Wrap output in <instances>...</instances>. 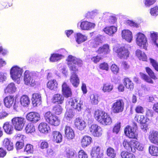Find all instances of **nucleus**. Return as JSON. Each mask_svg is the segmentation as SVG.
<instances>
[{
  "instance_id": "33",
  "label": "nucleus",
  "mask_w": 158,
  "mask_h": 158,
  "mask_svg": "<svg viewBox=\"0 0 158 158\" xmlns=\"http://www.w3.org/2000/svg\"><path fill=\"white\" fill-rule=\"evenodd\" d=\"M102 37L99 35L96 37L90 43V45L94 48L97 47L100 43H102Z\"/></svg>"
},
{
  "instance_id": "7",
  "label": "nucleus",
  "mask_w": 158,
  "mask_h": 158,
  "mask_svg": "<svg viewBox=\"0 0 158 158\" xmlns=\"http://www.w3.org/2000/svg\"><path fill=\"white\" fill-rule=\"evenodd\" d=\"M34 76L32 73H30L28 70L25 71L24 74V80L25 84L32 86L35 85Z\"/></svg>"
},
{
  "instance_id": "22",
  "label": "nucleus",
  "mask_w": 158,
  "mask_h": 158,
  "mask_svg": "<svg viewBox=\"0 0 158 158\" xmlns=\"http://www.w3.org/2000/svg\"><path fill=\"white\" fill-rule=\"evenodd\" d=\"M62 87V92L64 95L66 97H70L72 95L71 90L66 82L63 83Z\"/></svg>"
},
{
  "instance_id": "56",
  "label": "nucleus",
  "mask_w": 158,
  "mask_h": 158,
  "mask_svg": "<svg viewBox=\"0 0 158 158\" xmlns=\"http://www.w3.org/2000/svg\"><path fill=\"white\" fill-rule=\"evenodd\" d=\"M24 152H26L27 153H31L33 152V146L31 144H27L26 145L24 150Z\"/></svg>"
},
{
  "instance_id": "50",
  "label": "nucleus",
  "mask_w": 158,
  "mask_h": 158,
  "mask_svg": "<svg viewBox=\"0 0 158 158\" xmlns=\"http://www.w3.org/2000/svg\"><path fill=\"white\" fill-rule=\"evenodd\" d=\"M135 119V120L140 124H144L146 122V119L144 115H136Z\"/></svg>"
},
{
  "instance_id": "2",
  "label": "nucleus",
  "mask_w": 158,
  "mask_h": 158,
  "mask_svg": "<svg viewBox=\"0 0 158 158\" xmlns=\"http://www.w3.org/2000/svg\"><path fill=\"white\" fill-rule=\"evenodd\" d=\"M23 72V69L17 66L13 67L10 70V74L12 79L14 81H17L19 83V81Z\"/></svg>"
},
{
  "instance_id": "24",
  "label": "nucleus",
  "mask_w": 158,
  "mask_h": 158,
  "mask_svg": "<svg viewBox=\"0 0 158 158\" xmlns=\"http://www.w3.org/2000/svg\"><path fill=\"white\" fill-rule=\"evenodd\" d=\"M106 113L101 110H96L94 112V118L96 120L101 123Z\"/></svg>"
},
{
  "instance_id": "55",
  "label": "nucleus",
  "mask_w": 158,
  "mask_h": 158,
  "mask_svg": "<svg viewBox=\"0 0 158 158\" xmlns=\"http://www.w3.org/2000/svg\"><path fill=\"white\" fill-rule=\"evenodd\" d=\"M53 110L55 114L57 115L60 114L62 111V108L59 105L55 106L53 107Z\"/></svg>"
},
{
  "instance_id": "51",
  "label": "nucleus",
  "mask_w": 158,
  "mask_h": 158,
  "mask_svg": "<svg viewBox=\"0 0 158 158\" xmlns=\"http://www.w3.org/2000/svg\"><path fill=\"white\" fill-rule=\"evenodd\" d=\"M58 69L61 71L62 73L66 77L68 74V70L65 66L63 64H59L57 67Z\"/></svg>"
},
{
  "instance_id": "35",
  "label": "nucleus",
  "mask_w": 158,
  "mask_h": 158,
  "mask_svg": "<svg viewBox=\"0 0 158 158\" xmlns=\"http://www.w3.org/2000/svg\"><path fill=\"white\" fill-rule=\"evenodd\" d=\"M103 31L106 34L111 35L117 31V27L114 26L107 27L104 29Z\"/></svg>"
},
{
  "instance_id": "17",
  "label": "nucleus",
  "mask_w": 158,
  "mask_h": 158,
  "mask_svg": "<svg viewBox=\"0 0 158 158\" xmlns=\"http://www.w3.org/2000/svg\"><path fill=\"white\" fill-rule=\"evenodd\" d=\"M65 136L69 139H72L75 137L74 131L72 128L70 126L66 125L64 128Z\"/></svg>"
},
{
  "instance_id": "62",
  "label": "nucleus",
  "mask_w": 158,
  "mask_h": 158,
  "mask_svg": "<svg viewBox=\"0 0 158 158\" xmlns=\"http://www.w3.org/2000/svg\"><path fill=\"white\" fill-rule=\"evenodd\" d=\"M99 67L101 69L106 71H108L109 69V67L107 63L105 62L100 64L99 65Z\"/></svg>"
},
{
  "instance_id": "63",
  "label": "nucleus",
  "mask_w": 158,
  "mask_h": 158,
  "mask_svg": "<svg viewBox=\"0 0 158 158\" xmlns=\"http://www.w3.org/2000/svg\"><path fill=\"white\" fill-rule=\"evenodd\" d=\"M79 158H87V154L83 150H80L78 153Z\"/></svg>"
},
{
  "instance_id": "59",
  "label": "nucleus",
  "mask_w": 158,
  "mask_h": 158,
  "mask_svg": "<svg viewBox=\"0 0 158 158\" xmlns=\"http://www.w3.org/2000/svg\"><path fill=\"white\" fill-rule=\"evenodd\" d=\"M110 69L112 72L115 74H116L119 72V68L115 64H113L111 66Z\"/></svg>"
},
{
  "instance_id": "25",
  "label": "nucleus",
  "mask_w": 158,
  "mask_h": 158,
  "mask_svg": "<svg viewBox=\"0 0 158 158\" xmlns=\"http://www.w3.org/2000/svg\"><path fill=\"white\" fill-rule=\"evenodd\" d=\"M92 141L91 137L88 135L84 136L81 139V146L83 148L86 147L90 145Z\"/></svg>"
},
{
  "instance_id": "39",
  "label": "nucleus",
  "mask_w": 158,
  "mask_h": 158,
  "mask_svg": "<svg viewBox=\"0 0 158 158\" xmlns=\"http://www.w3.org/2000/svg\"><path fill=\"white\" fill-rule=\"evenodd\" d=\"M123 83L126 88L129 89L130 90H131L133 89V84L131 81L128 78H125L124 79Z\"/></svg>"
},
{
  "instance_id": "4",
  "label": "nucleus",
  "mask_w": 158,
  "mask_h": 158,
  "mask_svg": "<svg viewBox=\"0 0 158 158\" xmlns=\"http://www.w3.org/2000/svg\"><path fill=\"white\" fill-rule=\"evenodd\" d=\"M26 123L25 119L23 117H15L11 120V123L15 129L17 131H21Z\"/></svg>"
},
{
  "instance_id": "23",
  "label": "nucleus",
  "mask_w": 158,
  "mask_h": 158,
  "mask_svg": "<svg viewBox=\"0 0 158 158\" xmlns=\"http://www.w3.org/2000/svg\"><path fill=\"white\" fill-rule=\"evenodd\" d=\"M32 103L35 106L40 105L41 102V95L39 93H35L32 94Z\"/></svg>"
},
{
  "instance_id": "40",
  "label": "nucleus",
  "mask_w": 158,
  "mask_h": 158,
  "mask_svg": "<svg viewBox=\"0 0 158 158\" xmlns=\"http://www.w3.org/2000/svg\"><path fill=\"white\" fill-rule=\"evenodd\" d=\"M136 56H137L140 60L143 61H146L147 58L145 54L142 52L140 50L137 49L135 52Z\"/></svg>"
},
{
  "instance_id": "6",
  "label": "nucleus",
  "mask_w": 158,
  "mask_h": 158,
  "mask_svg": "<svg viewBox=\"0 0 158 158\" xmlns=\"http://www.w3.org/2000/svg\"><path fill=\"white\" fill-rule=\"evenodd\" d=\"M68 103L73 108L78 111H81L83 108V102L79 99L71 98L69 99Z\"/></svg>"
},
{
  "instance_id": "36",
  "label": "nucleus",
  "mask_w": 158,
  "mask_h": 158,
  "mask_svg": "<svg viewBox=\"0 0 158 158\" xmlns=\"http://www.w3.org/2000/svg\"><path fill=\"white\" fill-rule=\"evenodd\" d=\"M76 40L78 44L83 43L87 39V37L85 35H83L80 33H77L75 36Z\"/></svg>"
},
{
  "instance_id": "38",
  "label": "nucleus",
  "mask_w": 158,
  "mask_h": 158,
  "mask_svg": "<svg viewBox=\"0 0 158 158\" xmlns=\"http://www.w3.org/2000/svg\"><path fill=\"white\" fill-rule=\"evenodd\" d=\"M3 145L8 151L12 150L14 148L13 143L8 139H5L4 140Z\"/></svg>"
},
{
  "instance_id": "34",
  "label": "nucleus",
  "mask_w": 158,
  "mask_h": 158,
  "mask_svg": "<svg viewBox=\"0 0 158 158\" xmlns=\"http://www.w3.org/2000/svg\"><path fill=\"white\" fill-rule=\"evenodd\" d=\"M3 128L5 132L9 134H12L14 130L13 126L8 122H6L4 123Z\"/></svg>"
},
{
  "instance_id": "5",
  "label": "nucleus",
  "mask_w": 158,
  "mask_h": 158,
  "mask_svg": "<svg viewBox=\"0 0 158 158\" xmlns=\"http://www.w3.org/2000/svg\"><path fill=\"white\" fill-rule=\"evenodd\" d=\"M124 102L122 99L117 100L112 104L111 110L114 113H118L122 112L124 109Z\"/></svg>"
},
{
  "instance_id": "58",
  "label": "nucleus",
  "mask_w": 158,
  "mask_h": 158,
  "mask_svg": "<svg viewBox=\"0 0 158 158\" xmlns=\"http://www.w3.org/2000/svg\"><path fill=\"white\" fill-rule=\"evenodd\" d=\"M140 74L141 77L147 82L152 84L153 83V81L148 76L143 73H140Z\"/></svg>"
},
{
  "instance_id": "61",
  "label": "nucleus",
  "mask_w": 158,
  "mask_h": 158,
  "mask_svg": "<svg viewBox=\"0 0 158 158\" xmlns=\"http://www.w3.org/2000/svg\"><path fill=\"white\" fill-rule=\"evenodd\" d=\"M102 59L101 56L98 55L93 56L91 58V60L95 63L98 62Z\"/></svg>"
},
{
  "instance_id": "16",
  "label": "nucleus",
  "mask_w": 158,
  "mask_h": 158,
  "mask_svg": "<svg viewBox=\"0 0 158 158\" xmlns=\"http://www.w3.org/2000/svg\"><path fill=\"white\" fill-rule=\"evenodd\" d=\"M51 137L53 141L57 143L61 142L62 139L61 133L57 131H54L52 132Z\"/></svg>"
},
{
  "instance_id": "49",
  "label": "nucleus",
  "mask_w": 158,
  "mask_h": 158,
  "mask_svg": "<svg viewBox=\"0 0 158 158\" xmlns=\"http://www.w3.org/2000/svg\"><path fill=\"white\" fill-rule=\"evenodd\" d=\"M74 116V113L72 109L67 110L65 114V118L68 120H70Z\"/></svg>"
},
{
  "instance_id": "52",
  "label": "nucleus",
  "mask_w": 158,
  "mask_h": 158,
  "mask_svg": "<svg viewBox=\"0 0 158 158\" xmlns=\"http://www.w3.org/2000/svg\"><path fill=\"white\" fill-rule=\"evenodd\" d=\"M66 156L68 158H73L74 156V152L71 148L66 149Z\"/></svg>"
},
{
  "instance_id": "32",
  "label": "nucleus",
  "mask_w": 158,
  "mask_h": 158,
  "mask_svg": "<svg viewBox=\"0 0 158 158\" xmlns=\"http://www.w3.org/2000/svg\"><path fill=\"white\" fill-rule=\"evenodd\" d=\"M30 100L28 96L26 95H23L20 99L21 105L23 107L28 106L30 104Z\"/></svg>"
},
{
  "instance_id": "45",
  "label": "nucleus",
  "mask_w": 158,
  "mask_h": 158,
  "mask_svg": "<svg viewBox=\"0 0 158 158\" xmlns=\"http://www.w3.org/2000/svg\"><path fill=\"white\" fill-rule=\"evenodd\" d=\"M90 101L92 105L97 104L99 102L98 95L95 94L91 95L90 97Z\"/></svg>"
},
{
  "instance_id": "44",
  "label": "nucleus",
  "mask_w": 158,
  "mask_h": 158,
  "mask_svg": "<svg viewBox=\"0 0 158 158\" xmlns=\"http://www.w3.org/2000/svg\"><path fill=\"white\" fill-rule=\"evenodd\" d=\"M150 153L153 156H158V147L154 145L150 146L149 148Z\"/></svg>"
},
{
  "instance_id": "18",
  "label": "nucleus",
  "mask_w": 158,
  "mask_h": 158,
  "mask_svg": "<svg viewBox=\"0 0 158 158\" xmlns=\"http://www.w3.org/2000/svg\"><path fill=\"white\" fill-rule=\"evenodd\" d=\"M148 138L151 143L158 146V131H154L151 132Z\"/></svg>"
},
{
  "instance_id": "30",
  "label": "nucleus",
  "mask_w": 158,
  "mask_h": 158,
  "mask_svg": "<svg viewBox=\"0 0 158 158\" xmlns=\"http://www.w3.org/2000/svg\"><path fill=\"white\" fill-rule=\"evenodd\" d=\"M102 91L104 93H110L113 89V85L110 83H105L103 84L101 87Z\"/></svg>"
},
{
  "instance_id": "26",
  "label": "nucleus",
  "mask_w": 158,
  "mask_h": 158,
  "mask_svg": "<svg viewBox=\"0 0 158 158\" xmlns=\"http://www.w3.org/2000/svg\"><path fill=\"white\" fill-rule=\"evenodd\" d=\"M73 73L70 77V82L74 87H77L79 84V79L78 76L75 73L76 72Z\"/></svg>"
},
{
  "instance_id": "14",
  "label": "nucleus",
  "mask_w": 158,
  "mask_h": 158,
  "mask_svg": "<svg viewBox=\"0 0 158 158\" xmlns=\"http://www.w3.org/2000/svg\"><path fill=\"white\" fill-rule=\"evenodd\" d=\"M91 155L93 158H101L103 156V153L99 146H95L92 148Z\"/></svg>"
},
{
  "instance_id": "31",
  "label": "nucleus",
  "mask_w": 158,
  "mask_h": 158,
  "mask_svg": "<svg viewBox=\"0 0 158 158\" xmlns=\"http://www.w3.org/2000/svg\"><path fill=\"white\" fill-rule=\"evenodd\" d=\"M64 100V96L60 94H55L54 95L52 102L54 103H57L58 104L62 103Z\"/></svg>"
},
{
  "instance_id": "12",
  "label": "nucleus",
  "mask_w": 158,
  "mask_h": 158,
  "mask_svg": "<svg viewBox=\"0 0 158 158\" xmlns=\"http://www.w3.org/2000/svg\"><path fill=\"white\" fill-rule=\"evenodd\" d=\"M135 140H131V141H129L126 139H124L123 142V145L125 149L127 151L135 152Z\"/></svg>"
},
{
  "instance_id": "41",
  "label": "nucleus",
  "mask_w": 158,
  "mask_h": 158,
  "mask_svg": "<svg viewBox=\"0 0 158 158\" xmlns=\"http://www.w3.org/2000/svg\"><path fill=\"white\" fill-rule=\"evenodd\" d=\"M64 56L62 55L56 53L53 54L51 55L50 60L51 62H56L60 60Z\"/></svg>"
},
{
  "instance_id": "15",
  "label": "nucleus",
  "mask_w": 158,
  "mask_h": 158,
  "mask_svg": "<svg viewBox=\"0 0 158 158\" xmlns=\"http://www.w3.org/2000/svg\"><path fill=\"white\" fill-rule=\"evenodd\" d=\"M124 133L127 136L131 138H134L136 135L135 130L129 126L126 127L124 130Z\"/></svg>"
},
{
  "instance_id": "57",
  "label": "nucleus",
  "mask_w": 158,
  "mask_h": 158,
  "mask_svg": "<svg viewBox=\"0 0 158 158\" xmlns=\"http://www.w3.org/2000/svg\"><path fill=\"white\" fill-rule=\"evenodd\" d=\"M150 13L152 15L156 16L158 15V6H156L150 9Z\"/></svg>"
},
{
  "instance_id": "8",
  "label": "nucleus",
  "mask_w": 158,
  "mask_h": 158,
  "mask_svg": "<svg viewBox=\"0 0 158 158\" xmlns=\"http://www.w3.org/2000/svg\"><path fill=\"white\" fill-rule=\"evenodd\" d=\"M116 52L117 54V56L120 59H127L129 57L130 52L127 48L124 47L118 48Z\"/></svg>"
},
{
  "instance_id": "37",
  "label": "nucleus",
  "mask_w": 158,
  "mask_h": 158,
  "mask_svg": "<svg viewBox=\"0 0 158 158\" xmlns=\"http://www.w3.org/2000/svg\"><path fill=\"white\" fill-rule=\"evenodd\" d=\"M58 84L55 79L49 81L47 84V86L50 90H55L57 87Z\"/></svg>"
},
{
  "instance_id": "64",
  "label": "nucleus",
  "mask_w": 158,
  "mask_h": 158,
  "mask_svg": "<svg viewBox=\"0 0 158 158\" xmlns=\"http://www.w3.org/2000/svg\"><path fill=\"white\" fill-rule=\"evenodd\" d=\"M150 60L152 66L155 69L156 71H158V64L156 61L152 58L150 59Z\"/></svg>"
},
{
  "instance_id": "60",
  "label": "nucleus",
  "mask_w": 158,
  "mask_h": 158,
  "mask_svg": "<svg viewBox=\"0 0 158 158\" xmlns=\"http://www.w3.org/2000/svg\"><path fill=\"white\" fill-rule=\"evenodd\" d=\"M156 0H144L143 2L145 6L149 7L151 5L153 4Z\"/></svg>"
},
{
  "instance_id": "20",
  "label": "nucleus",
  "mask_w": 158,
  "mask_h": 158,
  "mask_svg": "<svg viewBox=\"0 0 158 158\" xmlns=\"http://www.w3.org/2000/svg\"><path fill=\"white\" fill-rule=\"evenodd\" d=\"M122 38L129 42H131L133 38L131 32L128 30H124L122 31Z\"/></svg>"
},
{
  "instance_id": "21",
  "label": "nucleus",
  "mask_w": 158,
  "mask_h": 158,
  "mask_svg": "<svg viewBox=\"0 0 158 158\" xmlns=\"http://www.w3.org/2000/svg\"><path fill=\"white\" fill-rule=\"evenodd\" d=\"M38 129L41 132L45 134L48 133L50 131L49 126L45 123H40L38 126Z\"/></svg>"
},
{
  "instance_id": "11",
  "label": "nucleus",
  "mask_w": 158,
  "mask_h": 158,
  "mask_svg": "<svg viewBox=\"0 0 158 158\" xmlns=\"http://www.w3.org/2000/svg\"><path fill=\"white\" fill-rule=\"evenodd\" d=\"M136 44L139 46H143L145 48L147 43V39L144 34L139 32L136 35Z\"/></svg>"
},
{
  "instance_id": "27",
  "label": "nucleus",
  "mask_w": 158,
  "mask_h": 158,
  "mask_svg": "<svg viewBox=\"0 0 158 158\" xmlns=\"http://www.w3.org/2000/svg\"><path fill=\"white\" fill-rule=\"evenodd\" d=\"M96 52L98 54H108L110 52L109 46L108 44L104 45L100 47Z\"/></svg>"
},
{
  "instance_id": "19",
  "label": "nucleus",
  "mask_w": 158,
  "mask_h": 158,
  "mask_svg": "<svg viewBox=\"0 0 158 158\" xmlns=\"http://www.w3.org/2000/svg\"><path fill=\"white\" fill-rule=\"evenodd\" d=\"M74 125L77 129L81 131L84 130L86 127V124L85 121L79 118L75 120Z\"/></svg>"
},
{
  "instance_id": "43",
  "label": "nucleus",
  "mask_w": 158,
  "mask_h": 158,
  "mask_svg": "<svg viewBox=\"0 0 158 158\" xmlns=\"http://www.w3.org/2000/svg\"><path fill=\"white\" fill-rule=\"evenodd\" d=\"M106 154L110 158H114L116 156V152L114 148L109 147L106 150Z\"/></svg>"
},
{
  "instance_id": "42",
  "label": "nucleus",
  "mask_w": 158,
  "mask_h": 158,
  "mask_svg": "<svg viewBox=\"0 0 158 158\" xmlns=\"http://www.w3.org/2000/svg\"><path fill=\"white\" fill-rule=\"evenodd\" d=\"M103 119L101 123L103 125H110L112 122L111 117L106 113L104 117H103Z\"/></svg>"
},
{
  "instance_id": "3",
  "label": "nucleus",
  "mask_w": 158,
  "mask_h": 158,
  "mask_svg": "<svg viewBox=\"0 0 158 158\" xmlns=\"http://www.w3.org/2000/svg\"><path fill=\"white\" fill-rule=\"evenodd\" d=\"M44 118L46 121L52 125L57 126L60 124V120L58 117L52 114L50 111L45 113Z\"/></svg>"
},
{
  "instance_id": "1",
  "label": "nucleus",
  "mask_w": 158,
  "mask_h": 158,
  "mask_svg": "<svg viewBox=\"0 0 158 158\" xmlns=\"http://www.w3.org/2000/svg\"><path fill=\"white\" fill-rule=\"evenodd\" d=\"M66 60L70 70L74 72H77L78 68L82 64L81 60L71 55L68 56Z\"/></svg>"
},
{
  "instance_id": "47",
  "label": "nucleus",
  "mask_w": 158,
  "mask_h": 158,
  "mask_svg": "<svg viewBox=\"0 0 158 158\" xmlns=\"http://www.w3.org/2000/svg\"><path fill=\"white\" fill-rule=\"evenodd\" d=\"M120 155L122 158H135L133 154L125 151H122Z\"/></svg>"
},
{
  "instance_id": "28",
  "label": "nucleus",
  "mask_w": 158,
  "mask_h": 158,
  "mask_svg": "<svg viewBox=\"0 0 158 158\" xmlns=\"http://www.w3.org/2000/svg\"><path fill=\"white\" fill-rule=\"evenodd\" d=\"M14 102L13 96H9L6 97L4 99V103L7 108H10L12 106Z\"/></svg>"
},
{
  "instance_id": "53",
  "label": "nucleus",
  "mask_w": 158,
  "mask_h": 158,
  "mask_svg": "<svg viewBox=\"0 0 158 158\" xmlns=\"http://www.w3.org/2000/svg\"><path fill=\"white\" fill-rule=\"evenodd\" d=\"M146 70L147 72L151 78L154 80H156L158 79L157 77L155 75L154 72L150 68L146 67Z\"/></svg>"
},
{
  "instance_id": "46",
  "label": "nucleus",
  "mask_w": 158,
  "mask_h": 158,
  "mask_svg": "<svg viewBox=\"0 0 158 158\" xmlns=\"http://www.w3.org/2000/svg\"><path fill=\"white\" fill-rule=\"evenodd\" d=\"M150 35L151 40L154 44L158 47V44L156 43V41L158 36V33L153 31L148 32Z\"/></svg>"
},
{
  "instance_id": "54",
  "label": "nucleus",
  "mask_w": 158,
  "mask_h": 158,
  "mask_svg": "<svg viewBox=\"0 0 158 158\" xmlns=\"http://www.w3.org/2000/svg\"><path fill=\"white\" fill-rule=\"evenodd\" d=\"M134 143L135 152L136 150L139 151H142L143 150V147L142 144H140V143L135 140Z\"/></svg>"
},
{
  "instance_id": "13",
  "label": "nucleus",
  "mask_w": 158,
  "mask_h": 158,
  "mask_svg": "<svg viewBox=\"0 0 158 158\" xmlns=\"http://www.w3.org/2000/svg\"><path fill=\"white\" fill-rule=\"evenodd\" d=\"M80 25L81 28L84 30H90L94 28L95 26V23L87 21H83L78 23V25Z\"/></svg>"
},
{
  "instance_id": "9",
  "label": "nucleus",
  "mask_w": 158,
  "mask_h": 158,
  "mask_svg": "<svg viewBox=\"0 0 158 158\" xmlns=\"http://www.w3.org/2000/svg\"><path fill=\"white\" fill-rule=\"evenodd\" d=\"M91 134L94 137H99L102 135V128L96 124L92 125L89 128Z\"/></svg>"
},
{
  "instance_id": "29",
  "label": "nucleus",
  "mask_w": 158,
  "mask_h": 158,
  "mask_svg": "<svg viewBox=\"0 0 158 158\" xmlns=\"http://www.w3.org/2000/svg\"><path fill=\"white\" fill-rule=\"evenodd\" d=\"M17 88L13 83H11L9 84L4 89L5 93L6 94H13L16 91Z\"/></svg>"
},
{
  "instance_id": "10",
  "label": "nucleus",
  "mask_w": 158,
  "mask_h": 158,
  "mask_svg": "<svg viewBox=\"0 0 158 158\" xmlns=\"http://www.w3.org/2000/svg\"><path fill=\"white\" fill-rule=\"evenodd\" d=\"M26 118L32 123H36L40 120V118L39 113L35 112H31L27 114Z\"/></svg>"
},
{
  "instance_id": "48",
  "label": "nucleus",
  "mask_w": 158,
  "mask_h": 158,
  "mask_svg": "<svg viewBox=\"0 0 158 158\" xmlns=\"http://www.w3.org/2000/svg\"><path fill=\"white\" fill-rule=\"evenodd\" d=\"M25 130L27 133H32L35 131V127L33 124L29 123L26 126Z\"/></svg>"
}]
</instances>
